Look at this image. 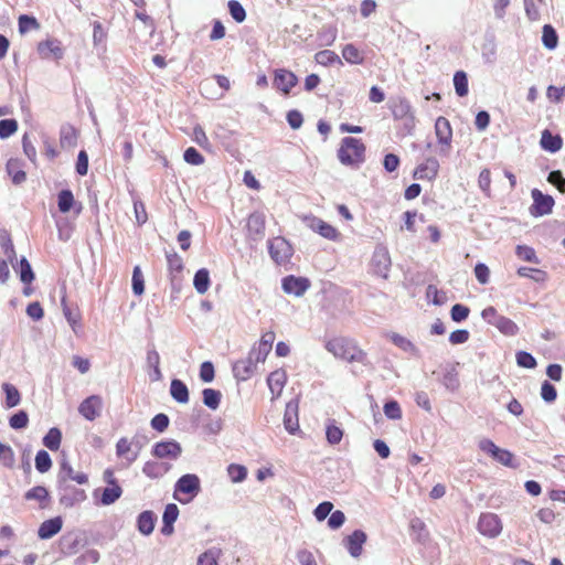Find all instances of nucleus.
Wrapping results in <instances>:
<instances>
[{
	"label": "nucleus",
	"instance_id": "f257e3e1",
	"mask_svg": "<svg viewBox=\"0 0 565 565\" xmlns=\"http://www.w3.org/2000/svg\"><path fill=\"white\" fill-rule=\"evenodd\" d=\"M326 350L334 358L348 362H364L366 354L354 341L347 338H334L326 343Z\"/></svg>",
	"mask_w": 565,
	"mask_h": 565
},
{
	"label": "nucleus",
	"instance_id": "f03ea898",
	"mask_svg": "<svg viewBox=\"0 0 565 565\" xmlns=\"http://www.w3.org/2000/svg\"><path fill=\"white\" fill-rule=\"evenodd\" d=\"M364 153L365 146L360 139L345 137L338 150V159L344 166L358 167L364 161Z\"/></svg>",
	"mask_w": 565,
	"mask_h": 565
},
{
	"label": "nucleus",
	"instance_id": "7ed1b4c3",
	"mask_svg": "<svg viewBox=\"0 0 565 565\" xmlns=\"http://www.w3.org/2000/svg\"><path fill=\"white\" fill-rule=\"evenodd\" d=\"M201 492V480L195 473L181 476L173 487V498L182 504L189 503Z\"/></svg>",
	"mask_w": 565,
	"mask_h": 565
},
{
	"label": "nucleus",
	"instance_id": "20e7f679",
	"mask_svg": "<svg viewBox=\"0 0 565 565\" xmlns=\"http://www.w3.org/2000/svg\"><path fill=\"white\" fill-rule=\"evenodd\" d=\"M58 501L66 509L79 505L87 499L85 490L72 486L70 482L57 481Z\"/></svg>",
	"mask_w": 565,
	"mask_h": 565
},
{
	"label": "nucleus",
	"instance_id": "39448f33",
	"mask_svg": "<svg viewBox=\"0 0 565 565\" xmlns=\"http://www.w3.org/2000/svg\"><path fill=\"white\" fill-rule=\"evenodd\" d=\"M169 279L173 294H179L182 288L183 260L175 252L167 254Z\"/></svg>",
	"mask_w": 565,
	"mask_h": 565
},
{
	"label": "nucleus",
	"instance_id": "423d86ee",
	"mask_svg": "<svg viewBox=\"0 0 565 565\" xmlns=\"http://www.w3.org/2000/svg\"><path fill=\"white\" fill-rule=\"evenodd\" d=\"M151 455L158 459L177 460L182 455V446L174 439L161 440L152 446Z\"/></svg>",
	"mask_w": 565,
	"mask_h": 565
},
{
	"label": "nucleus",
	"instance_id": "0eeeda50",
	"mask_svg": "<svg viewBox=\"0 0 565 565\" xmlns=\"http://www.w3.org/2000/svg\"><path fill=\"white\" fill-rule=\"evenodd\" d=\"M394 119L405 120L406 126H414V111L411 103L405 97H395L390 100L388 105Z\"/></svg>",
	"mask_w": 565,
	"mask_h": 565
},
{
	"label": "nucleus",
	"instance_id": "6e6552de",
	"mask_svg": "<svg viewBox=\"0 0 565 565\" xmlns=\"http://www.w3.org/2000/svg\"><path fill=\"white\" fill-rule=\"evenodd\" d=\"M270 257L278 265L287 264L292 256L291 245L282 237H275L268 242Z\"/></svg>",
	"mask_w": 565,
	"mask_h": 565
},
{
	"label": "nucleus",
	"instance_id": "1a4fd4ad",
	"mask_svg": "<svg viewBox=\"0 0 565 565\" xmlns=\"http://www.w3.org/2000/svg\"><path fill=\"white\" fill-rule=\"evenodd\" d=\"M531 195L533 199V204L530 207V213L532 216H543L552 212L554 206V199L551 195L544 194L537 189H533Z\"/></svg>",
	"mask_w": 565,
	"mask_h": 565
},
{
	"label": "nucleus",
	"instance_id": "9d476101",
	"mask_svg": "<svg viewBox=\"0 0 565 565\" xmlns=\"http://www.w3.org/2000/svg\"><path fill=\"white\" fill-rule=\"evenodd\" d=\"M302 221L307 227L312 230L313 232L319 233L322 237L335 241L339 237V232L330 224L324 222L323 220L313 216V215H305Z\"/></svg>",
	"mask_w": 565,
	"mask_h": 565
},
{
	"label": "nucleus",
	"instance_id": "9b49d317",
	"mask_svg": "<svg viewBox=\"0 0 565 565\" xmlns=\"http://www.w3.org/2000/svg\"><path fill=\"white\" fill-rule=\"evenodd\" d=\"M103 398L99 395L86 397L78 406V413L87 420L93 422L100 416Z\"/></svg>",
	"mask_w": 565,
	"mask_h": 565
},
{
	"label": "nucleus",
	"instance_id": "f8f14e48",
	"mask_svg": "<svg viewBox=\"0 0 565 565\" xmlns=\"http://www.w3.org/2000/svg\"><path fill=\"white\" fill-rule=\"evenodd\" d=\"M478 530L484 536L497 537L502 531L501 521L494 513H482L478 521Z\"/></svg>",
	"mask_w": 565,
	"mask_h": 565
},
{
	"label": "nucleus",
	"instance_id": "ddd939ff",
	"mask_svg": "<svg viewBox=\"0 0 565 565\" xmlns=\"http://www.w3.org/2000/svg\"><path fill=\"white\" fill-rule=\"evenodd\" d=\"M310 287V281L305 277L294 275L286 276L281 280V288L288 295L301 297Z\"/></svg>",
	"mask_w": 565,
	"mask_h": 565
},
{
	"label": "nucleus",
	"instance_id": "4468645a",
	"mask_svg": "<svg viewBox=\"0 0 565 565\" xmlns=\"http://www.w3.org/2000/svg\"><path fill=\"white\" fill-rule=\"evenodd\" d=\"M298 413H299V397H295L286 404L285 414H284L285 429L291 435H295L297 431H299Z\"/></svg>",
	"mask_w": 565,
	"mask_h": 565
},
{
	"label": "nucleus",
	"instance_id": "2eb2a0df",
	"mask_svg": "<svg viewBox=\"0 0 565 565\" xmlns=\"http://www.w3.org/2000/svg\"><path fill=\"white\" fill-rule=\"evenodd\" d=\"M287 383V373L282 369L275 370L267 376V385L271 394V401L280 397Z\"/></svg>",
	"mask_w": 565,
	"mask_h": 565
},
{
	"label": "nucleus",
	"instance_id": "dca6fc26",
	"mask_svg": "<svg viewBox=\"0 0 565 565\" xmlns=\"http://www.w3.org/2000/svg\"><path fill=\"white\" fill-rule=\"evenodd\" d=\"M366 542V534L362 530H355L343 540V545L352 557L362 554L363 544Z\"/></svg>",
	"mask_w": 565,
	"mask_h": 565
},
{
	"label": "nucleus",
	"instance_id": "f3484780",
	"mask_svg": "<svg viewBox=\"0 0 565 565\" xmlns=\"http://www.w3.org/2000/svg\"><path fill=\"white\" fill-rule=\"evenodd\" d=\"M298 83L297 76L285 68L275 72L274 85L284 94H288L290 89Z\"/></svg>",
	"mask_w": 565,
	"mask_h": 565
},
{
	"label": "nucleus",
	"instance_id": "a211bd4d",
	"mask_svg": "<svg viewBox=\"0 0 565 565\" xmlns=\"http://www.w3.org/2000/svg\"><path fill=\"white\" fill-rule=\"evenodd\" d=\"M134 440H128L126 437H121L116 443V456L124 458L127 465H131L139 457V450L134 449Z\"/></svg>",
	"mask_w": 565,
	"mask_h": 565
},
{
	"label": "nucleus",
	"instance_id": "6ab92c4d",
	"mask_svg": "<svg viewBox=\"0 0 565 565\" xmlns=\"http://www.w3.org/2000/svg\"><path fill=\"white\" fill-rule=\"evenodd\" d=\"M38 52L42 58L53 57L61 60L64 55V50L58 40H46L38 44Z\"/></svg>",
	"mask_w": 565,
	"mask_h": 565
},
{
	"label": "nucleus",
	"instance_id": "aec40b11",
	"mask_svg": "<svg viewBox=\"0 0 565 565\" xmlns=\"http://www.w3.org/2000/svg\"><path fill=\"white\" fill-rule=\"evenodd\" d=\"M172 468L171 463L157 460H148L142 467V473L149 479H160Z\"/></svg>",
	"mask_w": 565,
	"mask_h": 565
},
{
	"label": "nucleus",
	"instance_id": "412c9836",
	"mask_svg": "<svg viewBox=\"0 0 565 565\" xmlns=\"http://www.w3.org/2000/svg\"><path fill=\"white\" fill-rule=\"evenodd\" d=\"M57 481H75L78 484H85L88 482V477L84 472L74 471L72 466L64 460L61 462L60 472L57 475Z\"/></svg>",
	"mask_w": 565,
	"mask_h": 565
},
{
	"label": "nucleus",
	"instance_id": "4be33fe9",
	"mask_svg": "<svg viewBox=\"0 0 565 565\" xmlns=\"http://www.w3.org/2000/svg\"><path fill=\"white\" fill-rule=\"evenodd\" d=\"M439 163L435 158H428L419 164L414 172V178L418 180H433L437 177Z\"/></svg>",
	"mask_w": 565,
	"mask_h": 565
},
{
	"label": "nucleus",
	"instance_id": "5701e85b",
	"mask_svg": "<svg viewBox=\"0 0 565 565\" xmlns=\"http://www.w3.org/2000/svg\"><path fill=\"white\" fill-rule=\"evenodd\" d=\"M63 526V520L61 516H55L49 520H45L41 523L38 530V536L41 540H49L56 535Z\"/></svg>",
	"mask_w": 565,
	"mask_h": 565
},
{
	"label": "nucleus",
	"instance_id": "b1692460",
	"mask_svg": "<svg viewBox=\"0 0 565 565\" xmlns=\"http://www.w3.org/2000/svg\"><path fill=\"white\" fill-rule=\"evenodd\" d=\"M435 132L438 138V142L446 147H450L452 138V129L447 118L440 116L435 122Z\"/></svg>",
	"mask_w": 565,
	"mask_h": 565
},
{
	"label": "nucleus",
	"instance_id": "393cba45",
	"mask_svg": "<svg viewBox=\"0 0 565 565\" xmlns=\"http://www.w3.org/2000/svg\"><path fill=\"white\" fill-rule=\"evenodd\" d=\"M373 265L375 267V271L379 276L383 278H387L391 259L388 253L385 249H381L375 252L373 257Z\"/></svg>",
	"mask_w": 565,
	"mask_h": 565
},
{
	"label": "nucleus",
	"instance_id": "a878e982",
	"mask_svg": "<svg viewBox=\"0 0 565 565\" xmlns=\"http://www.w3.org/2000/svg\"><path fill=\"white\" fill-rule=\"evenodd\" d=\"M386 337L402 351H404L413 356L419 355V350L409 339H407L398 333H395V332L387 333Z\"/></svg>",
	"mask_w": 565,
	"mask_h": 565
},
{
	"label": "nucleus",
	"instance_id": "bb28decb",
	"mask_svg": "<svg viewBox=\"0 0 565 565\" xmlns=\"http://www.w3.org/2000/svg\"><path fill=\"white\" fill-rule=\"evenodd\" d=\"M22 167L23 164L19 159L11 158L7 162V172L14 184H21L26 179V174Z\"/></svg>",
	"mask_w": 565,
	"mask_h": 565
},
{
	"label": "nucleus",
	"instance_id": "cd10ccee",
	"mask_svg": "<svg viewBox=\"0 0 565 565\" xmlns=\"http://www.w3.org/2000/svg\"><path fill=\"white\" fill-rule=\"evenodd\" d=\"M265 212L262 206L260 210L254 211L249 214V235L254 232L258 237H263L265 233Z\"/></svg>",
	"mask_w": 565,
	"mask_h": 565
},
{
	"label": "nucleus",
	"instance_id": "c85d7f7f",
	"mask_svg": "<svg viewBox=\"0 0 565 565\" xmlns=\"http://www.w3.org/2000/svg\"><path fill=\"white\" fill-rule=\"evenodd\" d=\"M156 515L152 511H143L137 518L138 531L143 535H150L153 532Z\"/></svg>",
	"mask_w": 565,
	"mask_h": 565
},
{
	"label": "nucleus",
	"instance_id": "c756f323",
	"mask_svg": "<svg viewBox=\"0 0 565 565\" xmlns=\"http://www.w3.org/2000/svg\"><path fill=\"white\" fill-rule=\"evenodd\" d=\"M275 332L267 331L262 335V339L258 344L256 361L264 362L268 353L271 351L273 343L275 341Z\"/></svg>",
	"mask_w": 565,
	"mask_h": 565
},
{
	"label": "nucleus",
	"instance_id": "7c9ffc66",
	"mask_svg": "<svg viewBox=\"0 0 565 565\" xmlns=\"http://www.w3.org/2000/svg\"><path fill=\"white\" fill-rule=\"evenodd\" d=\"M170 394L172 398L180 404H185L189 402L188 386L179 379H173L171 381Z\"/></svg>",
	"mask_w": 565,
	"mask_h": 565
},
{
	"label": "nucleus",
	"instance_id": "2f4dec72",
	"mask_svg": "<svg viewBox=\"0 0 565 565\" xmlns=\"http://www.w3.org/2000/svg\"><path fill=\"white\" fill-rule=\"evenodd\" d=\"M122 494V489L118 483L108 486L102 490L98 503L102 505H110L115 503Z\"/></svg>",
	"mask_w": 565,
	"mask_h": 565
},
{
	"label": "nucleus",
	"instance_id": "473e14b6",
	"mask_svg": "<svg viewBox=\"0 0 565 565\" xmlns=\"http://www.w3.org/2000/svg\"><path fill=\"white\" fill-rule=\"evenodd\" d=\"M563 146V140L558 135H552L548 130H544L541 137V147L550 152L558 151Z\"/></svg>",
	"mask_w": 565,
	"mask_h": 565
},
{
	"label": "nucleus",
	"instance_id": "72a5a7b5",
	"mask_svg": "<svg viewBox=\"0 0 565 565\" xmlns=\"http://www.w3.org/2000/svg\"><path fill=\"white\" fill-rule=\"evenodd\" d=\"M62 309L63 315L68 322L70 327L75 333H78V331L82 329L81 324V313L78 311L72 310L67 303L65 298L62 299Z\"/></svg>",
	"mask_w": 565,
	"mask_h": 565
},
{
	"label": "nucleus",
	"instance_id": "f704fd0d",
	"mask_svg": "<svg viewBox=\"0 0 565 565\" xmlns=\"http://www.w3.org/2000/svg\"><path fill=\"white\" fill-rule=\"evenodd\" d=\"M315 60L318 64L322 66H331L334 64L343 65L340 56L335 52L330 50L319 51L318 53H316Z\"/></svg>",
	"mask_w": 565,
	"mask_h": 565
},
{
	"label": "nucleus",
	"instance_id": "c9c22d12",
	"mask_svg": "<svg viewBox=\"0 0 565 565\" xmlns=\"http://www.w3.org/2000/svg\"><path fill=\"white\" fill-rule=\"evenodd\" d=\"M78 545L79 541L77 536L73 534L63 535L58 542L60 551L65 555L75 554L78 550Z\"/></svg>",
	"mask_w": 565,
	"mask_h": 565
},
{
	"label": "nucleus",
	"instance_id": "e433bc0d",
	"mask_svg": "<svg viewBox=\"0 0 565 565\" xmlns=\"http://www.w3.org/2000/svg\"><path fill=\"white\" fill-rule=\"evenodd\" d=\"M193 285L200 295H203L207 291L210 287V273L206 268H201L195 273Z\"/></svg>",
	"mask_w": 565,
	"mask_h": 565
},
{
	"label": "nucleus",
	"instance_id": "4c0bfd02",
	"mask_svg": "<svg viewBox=\"0 0 565 565\" xmlns=\"http://www.w3.org/2000/svg\"><path fill=\"white\" fill-rule=\"evenodd\" d=\"M1 387L6 394V407L12 408L18 406L21 402L19 390L10 383H3Z\"/></svg>",
	"mask_w": 565,
	"mask_h": 565
},
{
	"label": "nucleus",
	"instance_id": "58836bf2",
	"mask_svg": "<svg viewBox=\"0 0 565 565\" xmlns=\"http://www.w3.org/2000/svg\"><path fill=\"white\" fill-rule=\"evenodd\" d=\"M94 32H93V42L98 53H105L106 51V38L107 33L103 29L100 22L95 21L93 23Z\"/></svg>",
	"mask_w": 565,
	"mask_h": 565
},
{
	"label": "nucleus",
	"instance_id": "ea45409f",
	"mask_svg": "<svg viewBox=\"0 0 565 565\" xmlns=\"http://www.w3.org/2000/svg\"><path fill=\"white\" fill-rule=\"evenodd\" d=\"M337 35H338V30L335 26L324 25L319 30V32L317 34V39L321 46H330L335 41Z\"/></svg>",
	"mask_w": 565,
	"mask_h": 565
},
{
	"label": "nucleus",
	"instance_id": "a19ab883",
	"mask_svg": "<svg viewBox=\"0 0 565 565\" xmlns=\"http://www.w3.org/2000/svg\"><path fill=\"white\" fill-rule=\"evenodd\" d=\"M77 134L70 125L62 126L60 131V143L62 148H71L76 145Z\"/></svg>",
	"mask_w": 565,
	"mask_h": 565
},
{
	"label": "nucleus",
	"instance_id": "79ce46f5",
	"mask_svg": "<svg viewBox=\"0 0 565 565\" xmlns=\"http://www.w3.org/2000/svg\"><path fill=\"white\" fill-rule=\"evenodd\" d=\"M62 441V433L58 428H51L43 437V445L52 451H56Z\"/></svg>",
	"mask_w": 565,
	"mask_h": 565
},
{
	"label": "nucleus",
	"instance_id": "37998d69",
	"mask_svg": "<svg viewBox=\"0 0 565 565\" xmlns=\"http://www.w3.org/2000/svg\"><path fill=\"white\" fill-rule=\"evenodd\" d=\"M203 403L211 409H217L221 404L222 394L214 388H204L202 391Z\"/></svg>",
	"mask_w": 565,
	"mask_h": 565
},
{
	"label": "nucleus",
	"instance_id": "c03bdc74",
	"mask_svg": "<svg viewBox=\"0 0 565 565\" xmlns=\"http://www.w3.org/2000/svg\"><path fill=\"white\" fill-rule=\"evenodd\" d=\"M542 42L547 50L556 49L558 44V35L551 24H545L543 26Z\"/></svg>",
	"mask_w": 565,
	"mask_h": 565
},
{
	"label": "nucleus",
	"instance_id": "a18cd8bd",
	"mask_svg": "<svg viewBox=\"0 0 565 565\" xmlns=\"http://www.w3.org/2000/svg\"><path fill=\"white\" fill-rule=\"evenodd\" d=\"M342 56L350 64L359 65L362 64L364 61V57L361 54V52L354 44L351 43L344 45V47L342 49Z\"/></svg>",
	"mask_w": 565,
	"mask_h": 565
},
{
	"label": "nucleus",
	"instance_id": "49530a36",
	"mask_svg": "<svg viewBox=\"0 0 565 565\" xmlns=\"http://www.w3.org/2000/svg\"><path fill=\"white\" fill-rule=\"evenodd\" d=\"M493 326L505 335H515L519 331L516 323L504 316L497 318V321H494Z\"/></svg>",
	"mask_w": 565,
	"mask_h": 565
},
{
	"label": "nucleus",
	"instance_id": "de8ad7c7",
	"mask_svg": "<svg viewBox=\"0 0 565 565\" xmlns=\"http://www.w3.org/2000/svg\"><path fill=\"white\" fill-rule=\"evenodd\" d=\"M74 203H75V200H74L73 192L71 190L64 189V190L60 191V193L57 195V206H58L60 212H62V213L70 212V210L72 209Z\"/></svg>",
	"mask_w": 565,
	"mask_h": 565
},
{
	"label": "nucleus",
	"instance_id": "09e8293b",
	"mask_svg": "<svg viewBox=\"0 0 565 565\" xmlns=\"http://www.w3.org/2000/svg\"><path fill=\"white\" fill-rule=\"evenodd\" d=\"M326 437L329 444L338 445L343 437V430L335 425L334 420H329L326 427Z\"/></svg>",
	"mask_w": 565,
	"mask_h": 565
},
{
	"label": "nucleus",
	"instance_id": "8fccbe9b",
	"mask_svg": "<svg viewBox=\"0 0 565 565\" xmlns=\"http://www.w3.org/2000/svg\"><path fill=\"white\" fill-rule=\"evenodd\" d=\"M454 86L456 94L463 97L468 94V77L463 71H457L454 75Z\"/></svg>",
	"mask_w": 565,
	"mask_h": 565
},
{
	"label": "nucleus",
	"instance_id": "3c124183",
	"mask_svg": "<svg viewBox=\"0 0 565 565\" xmlns=\"http://www.w3.org/2000/svg\"><path fill=\"white\" fill-rule=\"evenodd\" d=\"M52 467V459L46 450H39L35 456V468L40 473L47 472Z\"/></svg>",
	"mask_w": 565,
	"mask_h": 565
},
{
	"label": "nucleus",
	"instance_id": "603ef678",
	"mask_svg": "<svg viewBox=\"0 0 565 565\" xmlns=\"http://www.w3.org/2000/svg\"><path fill=\"white\" fill-rule=\"evenodd\" d=\"M15 462V456L13 449L0 441V463L7 468H12Z\"/></svg>",
	"mask_w": 565,
	"mask_h": 565
},
{
	"label": "nucleus",
	"instance_id": "864d4df0",
	"mask_svg": "<svg viewBox=\"0 0 565 565\" xmlns=\"http://www.w3.org/2000/svg\"><path fill=\"white\" fill-rule=\"evenodd\" d=\"M227 475L232 482H242L247 476V469L245 466L231 463L227 467Z\"/></svg>",
	"mask_w": 565,
	"mask_h": 565
},
{
	"label": "nucleus",
	"instance_id": "5fc2aeb1",
	"mask_svg": "<svg viewBox=\"0 0 565 565\" xmlns=\"http://www.w3.org/2000/svg\"><path fill=\"white\" fill-rule=\"evenodd\" d=\"M516 256L529 263L540 264V259L536 256L534 248L525 245H518L515 248Z\"/></svg>",
	"mask_w": 565,
	"mask_h": 565
},
{
	"label": "nucleus",
	"instance_id": "6e6d98bb",
	"mask_svg": "<svg viewBox=\"0 0 565 565\" xmlns=\"http://www.w3.org/2000/svg\"><path fill=\"white\" fill-rule=\"evenodd\" d=\"M492 458L505 467L514 468L516 466L513 454L507 449L498 448Z\"/></svg>",
	"mask_w": 565,
	"mask_h": 565
},
{
	"label": "nucleus",
	"instance_id": "4d7b16f0",
	"mask_svg": "<svg viewBox=\"0 0 565 565\" xmlns=\"http://www.w3.org/2000/svg\"><path fill=\"white\" fill-rule=\"evenodd\" d=\"M29 424V415L25 411H19L9 418V425L13 429H23Z\"/></svg>",
	"mask_w": 565,
	"mask_h": 565
},
{
	"label": "nucleus",
	"instance_id": "13d9d810",
	"mask_svg": "<svg viewBox=\"0 0 565 565\" xmlns=\"http://www.w3.org/2000/svg\"><path fill=\"white\" fill-rule=\"evenodd\" d=\"M132 291L135 295L140 296L145 291L143 275L139 266H136L132 270Z\"/></svg>",
	"mask_w": 565,
	"mask_h": 565
},
{
	"label": "nucleus",
	"instance_id": "bf43d9fd",
	"mask_svg": "<svg viewBox=\"0 0 565 565\" xmlns=\"http://www.w3.org/2000/svg\"><path fill=\"white\" fill-rule=\"evenodd\" d=\"M478 185L486 196H491V173L489 169L481 170L478 178Z\"/></svg>",
	"mask_w": 565,
	"mask_h": 565
},
{
	"label": "nucleus",
	"instance_id": "052dcab7",
	"mask_svg": "<svg viewBox=\"0 0 565 565\" xmlns=\"http://www.w3.org/2000/svg\"><path fill=\"white\" fill-rule=\"evenodd\" d=\"M18 130V122L14 119L0 120V138L6 139Z\"/></svg>",
	"mask_w": 565,
	"mask_h": 565
},
{
	"label": "nucleus",
	"instance_id": "680f3d73",
	"mask_svg": "<svg viewBox=\"0 0 565 565\" xmlns=\"http://www.w3.org/2000/svg\"><path fill=\"white\" fill-rule=\"evenodd\" d=\"M26 500H36L43 502L49 499V491L42 486H36L25 492Z\"/></svg>",
	"mask_w": 565,
	"mask_h": 565
},
{
	"label": "nucleus",
	"instance_id": "e2e57ef3",
	"mask_svg": "<svg viewBox=\"0 0 565 565\" xmlns=\"http://www.w3.org/2000/svg\"><path fill=\"white\" fill-rule=\"evenodd\" d=\"M232 371L237 382L247 380V360H237L233 363Z\"/></svg>",
	"mask_w": 565,
	"mask_h": 565
},
{
	"label": "nucleus",
	"instance_id": "0e129e2a",
	"mask_svg": "<svg viewBox=\"0 0 565 565\" xmlns=\"http://www.w3.org/2000/svg\"><path fill=\"white\" fill-rule=\"evenodd\" d=\"M20 279L23 284H31L34 279V273L26 258L20 260Z\"/></svg>",
	"mask_w": 565,
	"mask_h": 565
},
{
	"label": "nucleus",
	"instance_id": "69168bd1",
	"mask_svg": "<svg viewBox=\"0 0 565 565\" xmlns=\"http://www.w3.org/2000/svg\"><path fill=\"white\" fill-rule=\"evenodd\" d=\"M183 159L186 163L192 166H200L204 162V157L193 147L184 151Z\"/></svg>",
	"mask_w": 565,
	"mask_h": 565
},
{
	"label": "nucleus",
	"instance_id": "338daca9",
	"mask_svg": "<svg viewBox=\"0 0 565 565\" xmlns=\"http://www.w3.org/2000/svg\"><path fill=\"white\" fill-rule=\"evenodd\" d=\"M170 419L168 415L160 413L152 417L150 425L152 429L157 430L158 433H163L168 426H169Z\"/></svg>",
	"mask_w": 565,
	"mask_h": 565
},
{
	"label": "nucleus",
	"instance_id": "774afa93",
	"mask_svg": "<svg viewBox=\"0 0 565 565\" xmlns=\"http://www.w3.org/2000/svg\"><path fill=\"white\" fill-rule=\"evenodd\" d=\"M547 181L556 186L559 192L565 193V178L559 170H555L548 173Z\"/></svg>",
	"mask_w": 565,
	"mask_h": 565
}]
</instances>
